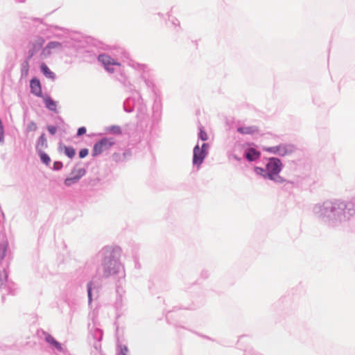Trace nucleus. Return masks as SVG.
Listing matches in <instances>:
<instances>
[{
    "label": "nucleus",
    "mask_w": 355,
    "mask_h": 355,
    "mask_svg": "<svg viewBox=\"0 0 355 355\" xmlns=\"http://www.w3.org/2000/svg\"><path fill=\"white\" fill-rule=\"evenodd\" d=\"M105 275L107 277L116 272V268L120 257V250L117 248L107 247L103 251Z\"/></svg>",
    "instance_id": "nucleus-1"
},
{
    "label": "nucleus",
    "mask_w": 355,
    "mask_h": 355,
    "mask_svg": "<svg viewBox=\"0 0 355 355\" xmlns=\"http://www.w3.org/2000/svg\"><path fill=\"white\" fill-rule=\"evenodd\" d=\"M282 164L277 158H270L268 162V177L276 181H279L280 177L277 175L281 170Z\"/></svg>",
    "instance_id": "nucleus-2"
},
{
    "label": "nucleus",
    "mask_w": 355,
    "mask_h": 355,
    "mask_svg": "<svg viewBox=\"0 0 355 355\" xmlns=\"http://www.w3.org/2000/svg\"><path fill=\"white\" fill-rule=\"evenodd\" d=\"M114 144V140L112 138H103L96 143L92 150L94 157L98 155L105 150H109Z\"/></svg>",
    "instance_id": "nucleus-3"
},
{
    "label": "nucleus",
    "mask_w": 355,
    "mask_h": 355,
    "mask_svg": "<svg viewBox=\"0 0 355 355\" xmlns=\"http://www.w3.org/2000/svg\"><path fill=\"white\" fill-rule=\"evenodd\" d=\"M98 61H100L105 68V69L110 72L113 73L114 69L113 66H121L120 63L116 62L110 55L106 54H101L98 57Z\"/></svg>",
    "instance_id": "nucleus-4"
},
{
    "label": "nucleus",
    "mask_w": 355,
    "mask_h": 355,
    "mask_svg": "<svg viewBox=\"0 0 355 355\" xmlns=\"http://www.w3.org/2000/svg\"><path fill=\"white\" fill-rule=\"evenodd\" d=\"M86 171L83 168H75L72 171L71 177L67 178L64 181L66 186H71L78 182V180L85 175Z\"/></svg>",
    "instance_id": "nucleus-5"
},
{
    "label": "nucleus",
    "mask_w": 355,
    "mask_h": 355,
    "mask_svg": "<svg viewBox=\"0 0 355 355\" xmlns=\"http://www.w3.org/2000/svg\"><path fill=\"white\" fill-rule=\"evenodd\" d=\"M207 152L205 150L200 149L198 145H196L193 148V163L195 165L200 166L206 157Z\"/></svg>",
    "instance_id": "nucleus-6"
},
{
    "label": "nucleus",
    "mask_w": 355,
    "mask_h": 355,
    "mask_svg": "<svg viewBox=\"0 0 355 355\" xmlns=\"http://www.w3.org/2000/svg\"><path fill=\"white\" fill-rule=\"evenodd\" d=\"M341 209L343 211L344 216H353L355 213V210L354 209V206L352 203L345 204L343 202H340L334 205V209Z\"/></svg>",
    "instance_id": "nucleus-7"
},
{
    "label": "nucleus",
    "mask_w": 355,
    "mask_h": 355,
    "mask_svg": "<svg viewBox=\"0 0 355 355\" xmlns=\"http://www.w3.org/2000/svg\"><path fill=\"white\" fill-rule=\"evenodd\" d=\"M44 44V40L42 37H38L32 44L31 48L29 50V58L33 57L35 53L41 49Z\"/></svg>",
    "instance_id": "nucleus-8"
},
{
    "label": "nucleus",
    "mask_w": 355,
    "mask_h": 355,
    "mask_svg": "<svg viewBox=\"0 0 355 355\" xmlns=\"http://www.w3.org/2000/svg\"><path fill=\"white\" fill-rule=\"evenodd\" d=\"M30 87L31 92L35 96H40L42 95V88L40 82L36 78L31 80Z\"/></svg>",
    "instance_id": "nucleus-9"
},
{
    "label": "nucleus",
    "mask_w": 355,
    "mask_h": 355,
    "mask_svg": "<svg viewBox=\"0 0 355 355\" xmlns=\"http://www.w3.org/2000/svg\"><path fill=\"white\" fill-rule=\"evenodd\" d=\"M295 150V146L292 144H288L284 146H280L277 148V152L279 155L284 156L288 154L293 153Z\"/></svg>",
    "instance_id": "nucleus-10"
},
{
    "label": "nucleus",
    "mask_w": 355,
    "mask_h": 355,
    "mask_svg": "<svg viewBox=\"0 0 355 355\" xmlns=\"http://www.w3.org/2000/svg\"><path fill=\"white\" fill-rule=\"evenodd\" d=\"M61 46V44L58 42H51L47 46L43 49L42 51V55L44 57H47L51 53V49L60 48Z\"/></svg>",
    "instance_id": "nucleus-11"
},
{
    "label": "nucleus",
    "mask_w": 355,
    "mask_h": 355,
    "mask_svg": "<svg viewBox=\"0 0 355 355\" xmlns=\"http://www.w3.org/2000/svg\"><path fill=\"white\" fill-rule=\"evenodd\" d=\"M40 69L44 75L50 79L53 80L55 78V74L52 72L48 66L45 63H42L40 66Z\"/></svg>",
    "instance_id": "nucleus-12"
},
{
    "label": "nucleus",
    "mask_w": 355,
    "mask_h": 355,
    "mask_svg": "<svg viewBox=\"0 0 355 355\" xmlns=\"http://www.w3.org/2000/svg\"><path fill=\"white\" fill-rule=\"evenodd\" d=\"M260 156V153L254 148H250L246 153V158L249 161H254L257 159Z\"/></svg>",
    "instance_id": "nucleus-13"
},
{
    "label": "nucleus",
    "mask_w": 355,
    "mask_h": 355,
    "mask_svg": "<svg viewBox=\"0 0 355 355\" xmlns=\"http://www.w3.org/2000/svg\"><path fill=\"white\" fill-rule=\"evenodd\" d=\"M45 339L47 343H49V344L54 346L58 350H59V351L62 350V345H60V343H59L57 340H55V339L51 335H47L46 336Z\"/></svg>",
    "instance_id": "nucleus-14"
},
{
    "label": "nucleus",
    "mask_w": 355,
    "mask_h": 355,
    "mask_svg": "<svg viewBox=\"0 0 355 355\" xmlns=\"http://www.w3.org/2000/svg\"><path fill=\"white\" fill-rule=\"evenodd\" d=\"M46 107L51 111H56L57 103L51 98H46L44 99Z\"/></svg>",
    "instance_id": "nucleus-15"
},
{
    "label": "nucleus",
    "mask_w": 355,
    "mask_h": 355,
    "mask_svg": "<svg viewBox=\"0 0 355 355\" xmlns=\"http://www.w3.org/2000/svg\"><path fill=\"white\" fill-rule=\"evenodd\" d=\"M237 130L241 134H253L256 132V129L252 127L239 128Z\"/></svg>",
    "instance_id": "nucleus-16"
},
{
    "label": "nucleus",
    "mask_w": 355,
    "mask_h": 355,
    "mask_svg": "<svg viewBox=\"0 0 355 355\" xmlns=\"http://www.w3.org/2000/svg\"><path fill=\"white\" fill-rule=\"evenodd\" d=\"M64 153L69 158H73L76 154V151L72 147H65L64 148Z\"/></svg>",
    "instance_id": "nucleus-17"
},
{
    "label": "nucleus",
    "mask_w": 355,
    "mask_h": 355,
    "mask_svg": "<svg viewBox=\"0 0 355 355\" xmlns=\"http://www.w3.org/2000/svg\"><path fill=\"white\" fill-rule=\"evenodd\" d=\"M40 158L42 161L46 164H49L51 162L50 157L44 153H42L40 154Z\"/></svg>",
    "instance_id": "nucleus-18"
},
{
    "label": "nucleus",
    "mask_w": 355,
    "mask_h": 355,
    "mask_svg": "<svg viewBox=\"0 0 355 355\" xmlns=\"http://www.w3.org/2000/svg\"><path fill=\"white\" fill-rule=\"evenodd\" d=\"M199 137L202 141L208 139L207 134L202 128L200 129Z\"/></svg>",
    "instance_id": "nucleus-19"
},
{
    "label": "nucleus",
    "mask_w": 355,
    "mask_h": 355,
    "mask_svg": "<svg viewBox=\"0 0 355 355\" xmlns=\"http://www.w3.org/2000/svg\"><path fill=\"white\" fill-rule=\"evenodd\" d=\"M38 145H40L42 147L46 146V140L44 135L40 136L39 141H38Z\"/></svg>",
    "instance_id": "nucleus-20"
},
{
    "label": "nucleus",
    "mask_w": 355,
    "mask_h": 355,
    "mask_svg": "<svg viewBox=\"0 0 355 355\" xmlns=\"http://www.w3.org/2000/svg\"><path fill=\"white\" fill-rule=\"evenodd\" d=\"M6 248L4 245H0V261L5 257Z\"/></svg>",
    "instance_id": "nucleus-21"
},
{
    "label": "nucleus",
    "mask_w": 355,
    "mask_h": 355,
    "mask_svg": "<svg viewBox=\"0 0 355 355\" xmlns=\"http://www.w3.org/2000/svg\"><path fill=\"white\" fill-rule=\"evenodd\" d=\"M37 125L34 122H31L28 125V131H35L37 130Z\"/></svg>",
    "instance_id": "nucleus-22"
},
{
    "label": "nucleus",
    "mask_w": 355,
    "mask_h": 355,
    "mask_svg": "<svg viewBox=\"0 0 355 355\" xmlns=\"http://www.w3.org/2000/svg\"><path fill=\"white\" fill-rule=\"evenodd\" d=\"M92 282L87 284V293L89 302L92 301Z\"/></svg>",
    "instance_id": "nucleus-23"
},
{
    "label": "nucleus",
    "mask_w": 355,
    "mask_h": 355,
    "mask_svg": "<svg viewBox=\"0 0 355 355\" xmlns=\"http://www.w3.org/2000/svg\"><path fill=\"white\" fill-rule=\"evenodd\" d=\"M88 155V150L87 148L82 149L79 153L80 158H84Z\"/></svg>",
    "instance_id": "nucleus-24"
},
{
    "label": "nucleus",
    "mask_w": 355,
    "mask_h": 355,
    "mask_svg": "<svg viewBox=\"0 0 355 355\" xmlns=\"http://www.w3.org/2000/svg\"><path fill=\"white\" fill-rule=\"evenodd\" d=\"M47 129L49 130V132L51 134V135H54L55 134L56 131H57V128L55 127V126H53V125H49L47 127Z\"/></svg>",
    "instance_id": "nucleus-25"
},
{
    "label": "nucleus",
    "mask_w": 355,
    "mask_h": 355,
    "mask_svg": "<svg viewBox=\"0 0 355 355\" xmlns=\"http://www.w3.org/2000/svg\"><path fill=\"white\" fill-rule=\"evenodd\" d=\"M86 132V128L85 127L79 128L77 132L78 136H81Z\"/></svg>",
    "instance_id": "nucleus-26"
},
{
    "label": "nucleus",
    "mask_w": 355,
    "mask_h": 355,
    "mask_svg": "<svg viewBox=\"0 0 355 355\" xmlns=\"http://www.w3.org/2000/svg\"><path fill=\"white\" fill-rule=\"evenodd\" d=\"M128 348L126 347H123L121 349L120 354L119 355H127Z\"/></svg>",
    "instance_id": "nucleus-27"
},
{
    "label": "nucleus",
    "mask_w": 355,
    "mask_h": 355,
    "mask_svg": "<svg viewBox=\"0 0 355 355\" xmlns=\"http://www.w3.org/2000/svg\"><path fill=\"white\" fill-rule=\"evenodd\" d=\"M113 130L116 133H119V134L121 133V129L119 127L113 128Z\"/></svg>",
    "instance_id": "nucleus-28"
},
{
    "label": "nucleus",
    "mask_w": 355,
    "mask_h": 355,
    "mask_svg": "<svg viewBox=\"0 0 355 355\" xmlns=\"http://www.w3.org/2000/svg\"><path fill=\"white\" fill-rule=\"evenodd\" d=\"M207 148H208V144H203L202 146V148L200 149H204V150H205V152H207Z\"/></svg>",
    "instance_id": "nucleus-29"
},
{
    "label": "nucleus",
    "mask_w": 355,
    "mask_h": 355,
    "mask_svg": "<svg viewBox=\"0 0 355 355\" xmlns=\"http://www.w3.org/2000/svg\"><path fill=\"white\" fill-rule=\"evenodd\" d=\"M255 171L257 173H261L263 171V169L261 168H256Z\"/></svg>",
    "instance_id": "nucleus-30"
},
{
    "label": "nucleus",
    "mask_w": 355,
    "mask_h": 355,
    "mask_svg": "<svg viewBox=\"0 0 355 355\" xmlns=\"http://www.w3.org/2000/svg\"><path fill=\"white\" fill-rule=\"evenodd\" d=\"M268 151H274L273 148H268Z\"/></svg>",
    "instance_id": "nucleus-31"
},
{
    "label": "nucleus",
    "mask_w": 355,
    "mask_h": 355,
    "mask_svg": "<svg viewBox=\"0 0 355 355\" xmlns=\"http://www.w3.org/2000/svg\"><path fill=\"white\" fill-rule=\"evenodd\" d=\"M2 284H3L2 280H0V285H2Z\"/></svg>",
    "instance_id": "nucleus-32"
}]
</instances>
